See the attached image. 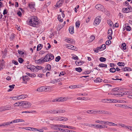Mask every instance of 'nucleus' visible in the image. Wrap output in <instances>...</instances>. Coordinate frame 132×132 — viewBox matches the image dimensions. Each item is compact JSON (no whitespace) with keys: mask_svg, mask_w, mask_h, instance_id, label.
Listing matches in <instances>:
<instances>
[{"mask_svg":"<svg viewBox=\"0 0 132 132\" xmlns=\"http://www.w3.org/2000/svg\"><path fill=\"white\" fill-rule=\"evenodd\" d=\"M125 28L127 31H130L131 30V28L130 26H129V24L128 23H126L125 24Z\"/></svg>","mask_w":132,"mask_h":132,"instance_id":"9","label":"nucleus"},{"mask_svg":"<svg viewBox=\"0 0 132 132\" xmlns=\"http://www.w3.org/2000/svg\"><path fill=\"white\" fill-rule=\"evenodd\" d=\"M101 21V20L99 18H96L94 22V25H98L100 23Z\"/></svg>","mask_w":132,"mask_h":132,"instance_id":"8","label":"nucleus"},{"mask_svg":"<svg viewBox=\"0 0 132 132\" xmlns=\"http://www.w3.org/2000/svg\"><path fill=\"white\" fill-rule=\"evenodd\" d=\"M43 86H42L39 88H38L37 90L39 92L44 91V90L43 89Z\"/></svg>","mask_w":132,"mask_h":132,"instance_id":"33","label":"nucleus"},{"mask_svg":"<svg viewBox=\"0 0 132 132\" xmlns=\"http://www.w3.org/2000/svg\"><path fill=\"white\" fill-rule=\"evenodd\" d=\"M43 45L42 44H39L37 45V51H39L42 48Z\"/></svg>","mask_w":132,"mask_h":132,"instance_id":"19","label":"nucleus"},{"mask_svg":"<svg viewBox=\"0 0 132 132\" xmlns=\"http://www.w3.org/2000/svg\"><path fill=\"white\" fill-rule=\"evenodd\" d=\"M43 89L44 90V91H47V90L48 89L49 87L48 86H43Z\"/></svg>","mask_w":132,"mask_h":132,"instance_id":"46","label":"nucleus"},{"mask_svg":"<svg viewBox=\"0 0 132 132\" xmlns=\"http://www.w3.org/2000/svg\"><path fill=\"white\" fill-rule=\"evenodd\" d=\"M69 32L71 34H73L74 33L73 27V26H70L69 29Z\"/></svg>","mask_w":132,"mask_h":132,"instance_id":"12","label":"nucleus"},{"mask_svg":"<svg viewBox=\"0 0 132 132\" xmlns=\"http://www.w3.org/2000/svg\"><path fill=\"white\" fill-rule=\"evenodd\" d=\"M127 9H128V11H129V12H130L132 11V8L129 5V6H128Z\"/></svg>","mask_w":132,"mask_h":132,"instance_id":"41","label":"nucleus"},{"mask_svg":"<svg viewBox=\"0 0 132 132\" xmlns=\"http://www.w3.org/2000/svg\"><path fill=\"white\" fill-rule=\"evenodd\" d=\"M129 70L130 71H131L132 69L131 68L128 67H126L124 68L123 69H122V70L123 71H128L129 70Z\"/></svg>","mask_w":132,"mask_h":132,"instance_id":"20","label":"nucleus"},{"mask_svg":"<svg viewBox=\"0 0 132 132\" xmlns=\"http://www.w3.org/2000/svg\"><path fill=\"white\" fill-rule=\"evenodd\" d=\"M39 24V20L37 17L36 16H31L30 18L29 24L34 27H37Z\"/></svg>","mask_w":132,"mask_h":132,"instance_id":"1","label":"nucleus"},{"mask_svg":"<svg viewBox=\"0 0 132 132\" xmlns=\"http://www.w3.org/2000/svg\"><path fill=\"white\" fill-rule=\"evenodd\" d=\"M68 119L66 117H62V119H61L62 121H66Z\"/></svg>","mask_w":132,"mask_h":132,"instance_id":"53","label":"nucleus"},{"mask_svg":"<svg viewBox=\"0 0 132 132\" xmlns=\"http://www.w3.org/2000/svg\"><path fill=\"white\" fill-rule=\"evenodd\" d=\"M35 5V3L34 2H31L29 4L28 6L30 9H32L34 8Z\"/></svg>","mask_w":132,"mask_h":132,"instance_id":"15","label":"nucleus"},{"mask_svg":"<svg viewBox=\"0 0 132 132\" xmlns=\"http://www.w3.org/2000/svg\"><path fill=\"white\" fill-rule=\"evenodd\" d=\"M72 59L75 60H77L78 59V57L77 56L75 55V56L72 57Z\"/></svg>","mask_w":132,"mask_h":132,"instance_id":"63","label":"nucleus"},{"mask_svg":"<svg viewBox=\"0 0 132 132\" xmlns=\"http://www.w3.org/2000/svg\"><path fill=\"white\" fill-rule=\"evenodd\" d=\"M26 74L27 75L31 77H34L36 76V75L34 74H31L28 72L26 73Z\"/></svg>","mask_w":132,"mask_h":132,"instance_id":"22","label":"nucleus"},{"mask_svg":"<svg viewBox=\"0 0 132 132\" xmlns=\"http://www.w3.org/2000/svg\"><path fill=\"white\" fill-rule=\"evenodd\" d=\"M12 123H11V122H4L3 123V126H8L10 124H11Z\"/></svg>","mask_w":132,"mask_h":132,"instance_id":"30","label":"nucleus"},{"mask_svg":"<svg viewBox=\"0 0 132 132\" xmlns=\"http://www.w3.org/2000/svg\"><path fill=\"white\" fill-rule=\"evenodd\" d=\"M28 128H30L31 129V130L33 131H39V130L38 129L34 128H30V127H28Z\"/></svg>","mask_w":132,"mask_h":132,"instance_id":"48","label":"nucleus"},{"mask_svg":"<svg viewBox=\"0 0 132 132\" xmlns=\"http://www.w3.org/2000/svg\"><path fill=\"white\" fill-rule=\"evenodd\" d=\"M98 66L102 68L105 67V68H107V65L106 64H105L102 63L98 65Z\"/></svg>","mask_w":132,"mask_h":132,"instance_id":"23","label":"nucleus"},{"mask_svg":"<svg viewBox=\"0 0 132 132\" xmlns=\"http://www.w3.org/2000/svg\"><path fill=\"white\" fill-rule=\"evenodd\" d=\"M95 37L94 36L92 35L90 37V39L89 40V42H92L94 39H95Z\"/></svg>","mask_w":132,"mask_h":132,"instance_id":"31","label":"nucleus"},{"mask_svg":"<svg viewBox=\"0 0 132 132\" xmlns=\"http://www.w3.org/2000/svg\"><path fill=\"white\" fill-rule=\"evenodd\" d=\"M13 63H14V64L15 65H17L18 64V62L17 61H16L14 60H12V61Z\"/></svg>","mask_w":132,"mask_h":132,"instance_id":"54","label":"nucleus"},{"mask_svg":"<svg viewBox=\"0 0 132 132\" xmlns=\"http://www.w3.org/2000/svg\"><path fill=\"white\" fill-rule=\"evenodd\" d=\"M4 111V106H2L0 108V112H2Z\"/></svg>","mask_w":132,"mask_h":132,"instance_id":"59","label":"nucleus"},{"mask_svg":"<svg viewBox=\"0 0 132 132\" xmlns=\"http://www.w3.org/2000/svg\"><path fill=\"white\" fill-rule=\"evenodd\" d=\"M99 60L101 62H104L106 60V58L103 57H100V58Z\"/></svg>","mask_w":132,"mask_h":132,"instance_id":"27","label":"nucleus"},{"mask_svg":"<svg viewBox=\"0 0 132 132\" xmlns=\"http://www.w3.org/2000/svg\"><path fill=\"white\" fill-rule=\"evenodd\" d=\"M15 86V85L13 84L12 85H9V87L10 88L12 89H13L14 88V87Z\"/></svg>","mask_w":132,"mask_h":132,"instance_id":"57","label":"nucleus"},{"mask_svg":"<svg viewBox=\"0 0 132 132\" xmlns=\"http://www.w3.org/2000/svg\"><path fill=\"white\" fill-rule=\"evenodd\" d=\"M112 34H108V39L109 40H111L112 38Z\"/></svg>","mask_w":132,"mask_h":132,"instance_id":"42","label":"nucleus"},{"mask_svg":"<svg viewBox=\"0 0 132 132\" xmlns=\"http://www.w3.org/2000/svg\"><path fill=\"white\" fill-rule=\"evenodd\" d=\"M45 58L47 60V61H49L53 59L54 57L53 54L51 53H48L45 56Z\"/></svg>","mask_w":132,"mask_h":132,"instance_id":"3","label":"nucleus"},{"mask_svg":"<svg viewBox=\"0 0 132 132\" xmlns=\"http://www.w3.org/2000/svg\"><path fill=\"white\" fill-rule=\"evenodd\" d=\"M47 45H48V46L47 48H46V50H48V49H50L51 48V46L50 45V44L49 43H48Z\"/></svg>","mask_w":132,"mask_h":132,"instance_id":"61","label":"nucleus"},{"mask_svg":"<svg viewBox=\"0 0 132 132\" xmlns=\"http://www.w3.org/2000/svg\"><path fill=\"white\" fill-rule=\"evenodd\" d=\"M19 119H17L14 120H13V121L11 122V123H12V124L15 123H16V122H19Z\"/></svg>","mask_w":132,"mask_h":132,"instance_id":"44","label":"nucleus"},{"mask_svg":"<svg viewBox=\"0 0 132 132\" xmlns=\"http://www.w3.org/2000/svg\"><path fill=\"white\" fill-rule=\"evenodd\" d=\"M121 47L124 50H126V44L124 43H123L122 44Z\"/></svg>","mask_w":132,"mask_h":132,"instance_id":"26","label":"nucleus"},{"mask_svg":"<svg viewBox=\"0 0 132 132\" xmlns=\"http://www.w3.org/2000/svg\"><path fill=\"white\" fill-rule=\"evenodd\" d=\"M55 127H60L62 128H66V125H62L57 124L53 125Z\"/></svg>","mask_w":132,"mask_h":132,"instance_id":"17","label":"nucleus"},{"mask_svg":"<svg viewBox=\"0 0 132 132\" xmlns=\"http://www.w3.org/2000/svg\"><path fill=\"white\" fill-rule=\"evenodd\" d=\"M65 111V110H64L59 109L57 110L56 111L55 114L62 113L64 112Z\"/></svg>","mask_w":132,"mask_h":132,"instance_id":"13","label":"nucleus"},{"mask_svg":"<svg viewBox=\"0 0 132 132\" xmlns=\"http://www.w3.org/2000/svg\"><path fill=\"white\" fill-rule=\"evenodd\" d=\"M36 67L37 68V70H38V71L39 70L43 69V68H44L43 67H42L41 66L37 65L36 66Z\"/></svg>","mask_w":132,"mask_h":132,"instance_id":"37","label":"nucleus"},{"mask_svg":"<svg viewBox=\"0 0 132 132\" xmlns=\"http://www.w3.org/2000/svg\"><path fill=\"white\" fill-rule=\"evenodd\" d=\"M122 11L124 13H128L129 12L127 8H123Z\"/></svg>","mask_w":132,"mask_h":132,"instance_id":"21","label":"nucleus"},{"mask_svg":"<svg viewBox=\"0 0 132 132\" xmlns=\"http://www.w3.org/2000/svg\"><path fill=\"white\" fill-rule=\"evenodd\" d=\"M21 105V102L19 103V102H16L14 104V107H16L17 106H20Z\"/></svg>","mask_w":132,"mask_h":132,"instance_id":"36","label":"nucleus"},{"mask_svg":"<svg viewBox=\"0 0 132 132\" xmlns=\"http://www.w3.org/2000/svg\"><path fill=\"white\" fill-rule=\"evenodd\" d=\"M101 46L102 47V49L103 50H104L106 48V46L105 44H103Z\"/></svg>","mask_w":132,"mask_h":132,"instance_id":"56","label":"nucleus"},{"mask_svg":"<svg viewBox=\"0 0 132 132\" xmlns=\"http://www.w3.org/2000/svg\"><path fill=\"white\" fill-rule=\"evenodd\" d=\"M18 52L19 54L21 55L24 54V53L23 52L19 50H18Z\"/></svg>","mask_w":132,"mask_h":132,"instance_id":"49","label":"nucleus"},{"mask_svg":"<svg viewBox=\"0 0 132 132\" xmlns=\"http://www.w3.org/2000/svg\"><path fill=\"white\" fill-rule=\"evenodd\" d=\"M54 128H53L54 129H55L57 130H59L60 131H62V130H61V129H61L60 128H57V127H55L54 126Z\"/></svg>","mask_w":132,"mask_h":132,"instance_id":"47","label":"nucleus"},{"mask_svg":"<svg viewBox=\"0 0 132 132\" xmlns=\"http://www.w3.org/2000/svg\"><path fill=\"white\" fill-rule=\"evenodd\" d=\"M73 47V45L71 44H67V47L68 49L71 50L72 48Z\"/></svg>","mask_w":132,"mask_h":132,"instance_id":"38","label":"nucleus"},{"mask_svg":"<svg viewBox=\"0 0 132 132\" xmlns=\"http://www.w3.org/2000/svg\"><path fill=\"white\" fill-rule=\"evenodd\" d=\"M35 112V111H23L22 112V113H32L33 112Z\"/></svg>","mask_w":132,"mask_h":132,"instance_id":"39","label":"nucleus"},{"mask_svg":"<svg viewBox=\"0 0 132 132\" xmlns=\"http://www.w3.org/2000/svg\"><path fill=\"white\" fill-rule=\"evenodd\" d=\"M66 128L73 130H76V128L74 127L66 125Z\"/></svg>","mask_w":132,"mask_h":132,"instance_id":"28","label":"nucleus"},{"mask_svg":"<svg viewBox=\"0 0 132 132\" xmlns=\"http://www.w3.org/2000/svg\"><path fill=\"white\" fill-rule=\"evenodd\" d=\"M108 34H112V29H109L108 31Z\"/></svg>","mask_w":132,"mask_h":132,"instance_id":"50","label":"nucleus"},{"mask_svg":"<svg viewBox=\"0 0 132 132\" xmlns=\"http://www.w3.org/2000/svg\"><path fill=\"white\" fill-rule=\"evenodd\" d=\"M61 58L60 56H58L55 58V61L58 62L59 61L60 59Z\"/></svg>","mask_w":132,"mask_h":132,"instance_id":"45","label":"nucleus"},{"mask_svg":"<svg viewBox=\"0 0 132 132\" xmlns=\"http://www.w3.org/2000/svg\"><path fill=\"white\" fill-rule=\"evenodd\" d=\"M63 2L64 1L63 0H59L57 2L56 5L54 6L55 7H54V8H55V9H56L59 8L61 6Z\"/></svg>","mask_w":132,"mask_h":132,"instance_id":"4","label":"nucleus"},{"mask_svg":"<svg viewBox=\"0 0 132 132\" xmlns=\"http://www.w3.org/2000/svg\"><path fill=\"white\" fill-rule=\"evenodd\" d=\"M117 64L120 66H124L125 65L124 63H123L122 62H120L118 63Z\"/></svg>","mask_w":132,"mask_h":132,"instance_id":"43","label":"nucleus"},{"mask_svg":"<svg viewBox=\"0 0 132 132\" xmlns=\"http://www.w3.org/2000/svg\"><path fill=\"white\" fill-rule=\"evenodd\" d=\"M95 7L96 9L102 12L104 10V6L100 4L96 5L95 6Z\"/></svg>","mask_w":132,"mask_h":132,"instance_id":"5","label":"nucleus"},{"mask_svg":"<svg viewBox=\"0 0 132 132\" xmlns=\"http://www.w3.org/2000/svg\"><path fill=\"white\" fill-rule=\"evenodd\" d=\"M108 23L110 26H112V22L111 20H108Z\"/></svg>","mask_w":132,"mask_h":132,"instance_id":"55","label":"nucleus"},{"mask_svg":"<svg viewBox=\"0 0 132 132\" xmlns=\"http://www.w3.org/2000/svg\"><path fill=\"white\" fill-rule=\"evenodd\" d=\"M7 13V10L6 9H5L3 11V14L4 15H5V14H6Z\"/></svg>","mask_w":132,"mask_h":132,"instance_id":"64","label":"nucleus"},{"mask_svg":"<svg viewBox=\"0 0 132 132\" xmlns=\"http://www.w3.org/2000/svg\"><path fill=\"white\" fill-rule=\"evenodd\" d=\"M65 40L68 43L71 44H74L75 43V40L72 39L67 38L65 39Z\"/></svg>","mask_w":132,"mask_h":132,"instance_id":"6","label":"nucleus"},{"mask_svg":"<svg viewBox=\"0 0 132 132\" xmlns=\"http://www.w3.org/2000/svg\"><path fill=\"white\" fill-rule=\"evenodd\" d=\"M4 65V60H1V63L0 64V66H3Z\"/></svg>","mask_w":132,"mask_h":132,"instance_id":"51","label":"nucleus"},{"mask_svg":"<svg viewBox=\"0 0 132 132\" xmlns=\"http://www.w3.org/2000/svg\"><path fill=\"white\" fill-rule=\"evenodd\" d=\"M4 106L5 111L6 110H11L12 109V108L11 107V106L10 105H6Z\"/></svg>","mask_w":132,"mask_h":132,"instance_id":"11","label":"nucleus"},{"mask_svg":"<svg viewBox=\"0 0 132 132\" xmlns=\"http://www.w3.org/2000/svg\"><path fill=\"white\" fill-rule=\"evenodd\" d=\"M57 19L60 22H62L63 21V19H61V16L60 15H59L57 17Z\"/></svg>","mask_w":132,"mask_h":132,"instance_id":"29","label":"nucleus"},{"mask_svg":"<svg viewBox=\"0 0 132 132\" xmlns=\"http://www.w3.org/2000/svg\"><path fill=\"white\" fill-rule=\"evenodd\" d=\"M42 62H47V59H46V58H45V57L44 58H42Z\"/></svg>","mask_w":132,"mask_h":132,"instance_id":"52","label":"nucleus"},{"mask_svg":"<svg viewBox=\"0 0 132 132\" xmlns=\"http://www.w3.org/2000/svg\"><path fill=\"white\" fill-rule=\"evenodd\" d=\"M18 61L20 63H22L24 61L23 59L21 58H20L18 59Z\"/></svg>","mask_w":132,"mask_h":132,"instance_id":"40","label":"nucleus"},{"mask_svg":"<svg viewBox=\"0 0 132 132\" xmlns=\"http://www.w3.org/2000/svg\"><path fill=\"white\" fill-rule=\"evenodd\" d=\"M111 43V41L110 40L107 41L105 43L106 45H108Z\"/></svg>","mask_w":132,"mask_h":132,"instance_id":"62","label":"nucleus"},{"mask_svg":"<svg viewBox=\"0 0 132 132\" xmlns=\"http://www.w3.org/2000/svg\"><path fill=\"white\" fill-rule=\"evenodd\" d=\"M113 99H105L102 100V102H104L106 103H112V100Z\"/></svg>","mask_w":132,"mask_h":132,"instance_id":"16","label":"nucleus"},{"mask_svg":"<svg viewBox=\"0 0 132 132\" xmlns=\"http://www.w3.org/2000/svg\"><path fill=\"white\" fill-rule=\"evenodd\" d=\"M28 95L27 94H23L21 95H18V99H21L27 97Z\"/></svg>","mask_w":132,"mask_h":132,"instance_id":"10","label":"nucleus"},{"mask_svg":"<svg viewBox=\"0 0 132 132\" xmlns=\"http://www.w3.org/2000/svg\"><path fill=\"white\" fill-rule=\"evenodd\" d=\"M75 70L77 71L80 72L82 70V69L80 67L77 68H75Z\"/></svg>","mask_w":132,"mask_h":132,"instance_id":"34","label":"nucleus"},{"mask_svg":"<svg viewBox=\"0 0 132 132\" xmlns=\"http://www.w3.org/2000/svg\"><path fill=\"white\" fill-rule=\"evenodd\" d=\"M51 66L49 64H48L45 67L46 70H50L51 68Z\"/></svg>","mask_w":132,"mask_h":132,"instance_id":"24","label":"nucleus"},{"mask_svg":"<svg viewBox=\"0 0 132 132\" xmlns=\"http://www.w3.org/2000/svg\"><path fill=\"white\" fill-rule=\"evenodd\" d=\"M4 6V5L3 4V3L2 2H0V10L1 8Z\"/></svg>","mask_w":132,"mask_h":132,"instance_id":"58","label":"nucleus"},{"mask_svg":"<svg viewBox=\"0 0 132 132\" xmlns=\"http://www.w3.org/2000/svg\"><path fill=\"white\" fill-rule=\"evenodd\" d=\"M58 82V81H57L56 80V79L53 80H51V83H53V84L55 83L56 82Z\"/></svg>","mask_w":132,"mask_h":132,"instance_id":"60","label":"nucleus"},{"mask_svg":"<svg viewBox=\"0 0 132 132\" xmlns=\"http://www.w3.org/2000/svg\"><path fill=\"white\" fill-rule=\"evenodd\" d=\"M94 81L96 82H100L102 81V80L99 77H97L96 79L94 80Z\"/></svg>","mask_w":132,"mask_h":132,"instance_id":"18","label":"nucleus"},{"mask_svg":"<svg viewBox=\"0 0 132 132\" xmlns=\"http://www.w3.org/2000/svg\"><path fill=\"white\" fill-rule=\"evenodd\" d=\"M101 112L102 114L107 115L108 116H110L112 114V113L110 112L103 110H101Z\"/></svg>","mask_w":132,"mask_h":132,"instance_id":"7","label":"nucleus"},{"mask_svg":"<svg viewBox=\"0 0 132 132\" xmlns=\"http://www.w3.org/2000/svg\"><path fill=\"white\" fill-rule=\"evenodd\" d=\"M55 99L56 102H59L64 101V98H63L62 97H60L56 98Z\"/></svg>","mask_w":132,"mask_h":132,"instance_id":"14","label":"nucleus"},{"mask_svg":"<svg viewBox=\"0 0 132 132\" xmlns=\"http://www.w3.org/2000/svg\"><path fill=\"white\" fill-rule=\"evenodd\" d=\"M28 77L27 76H23V77L22 79L23 80V81H24L25 82H24V83H27V82H25V81L26 80H27V79H28Z\"/></svg>","mask_w":132,"mask_h":132,"instance_id":"25","label":"nucleus"},{"mask_svg":"<svg viewBox=\"0 0 132 132\" xmlns=\"http://www.w3.org/2000/svg\"><path fill=\"white\" fill-rule=\"evenodd\" d=\"M110 71L111 72L113 73L116 72V69L114 68H112L110 69Z\"/></svg>","mask_w":132,"mask_h":132,"instance_id":"35","label":"nucleus"},{"mask_svg":"<svg viewBox=\"0 0 132 132\" xmlns=\"http://www.w3.org/2000/svg\"><path fill=\"white\" fill-rule=\"evenodd\" d=\"M80 24V22L79 21H77L76 23V26L77 28H79Z\"/></svg>","mask_w":132,"mask_h":132,"instance_id":"32","label":"nucleus"},{"mask_svg":"<svg viewBox=\"0 0 132 132\" xmlns=\"http://www.w3.org/2000/svg\"><path fill=\"white\" fill-rule=\"evenodd\" d=\"M31 105V104L30 102L27 101H22L21 102L20 106L25 108L30 107Z\"/></svg>","mask_w":132,"mask_h":132,"instance_id":"2","label":"nucleus"}]
</instances>
